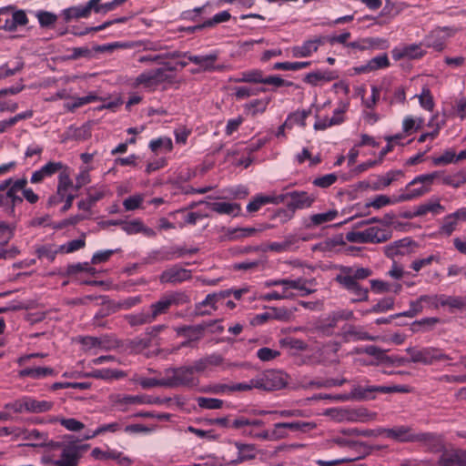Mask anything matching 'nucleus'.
Masks as SVG:
<instances>
[{
	"label": "nucleus",
	"mask_w": 466,
	"mask_h": 466,
	"mask_svg": "<svg viewBox=\"0 0 466 466\" xmlns=\"http://www.w3.org/2000/svg\"><path fill=\"white\" fill-rule=\"evenodd\" d=\"M88 447V444L67 445L62 450L60 459L55 461L54 464L56 466H77L82 452Z\"/></svg>",
	"instance_id": "16"
},
{
	"label": "nucleus",
	"mask_w": 466,
	"mask_h": 466,
	"mask_svg": "<svg viewBox=\"0 0 466 466\" xmlns=\"http://www.w3.org/2000/svg\"><path fill=\"white\" fill-rule=\"evenodd\" d=\"M441 182L442 184L451 186L454 188L460 187L466 182V173L459 171L455 174L444 175L441 177Z\"/></svg>",
	"instance_id": "47"
},
{
	"label": "nucleus",
	"mask_w": 466,
	"mask_h": 466,
	"mask_svg": "<svg viewBox=\"0 0 466 466\" xmlns=\"http://www.w3.org/2000/svg\"><path fill=\"white\" fill-rule=\"evenodd\" d=\"M429 450L432 452H441L437 466H466V451L461 449H446L441 438L427 442Z\"/></svg>",
	"instance_id": "2"
},
{
	"label": "nucleus",
	"mask_w": 466,
	"mask_h": 466,
	"mask_svg": "<svg viewBox=\"0 0 466 466\" xmlns=\"http://www.w3.org/2000/svg\"><path fill=\"white\" fill-rule=\"evenodd\" d=\"M407 352L410 357V361L413 363L430 365L437 360H449L444 353L434 348H426L422 350L409 348L407 349Z\"/></svg>",
	"instance_id": "13"
},
{
	"label": "nucleus",
	"mask_w": 466,
	"mask_h": 466,
	"mask_svg": "<svg viewBox=\"0 0 466 466\" xmlns=\"http://www.w3.org/2000/svg\"><path fill=\"white\" fill-rule=\"evenodd\" d=\"M149 148L154 153H158L160 150L170 152L173 149V143L170 137H162L151 140L149 142Z\"/></svg>",
	"instance_id": "46"
},
{
	"label": "nucleus",
	"mask_w": 466,
	"mask_h": 466,
	"mask_svg": "<svg viewBox=\"0 0 466 466\" xmlns=\"http://www.w3.org/2000/svg\"><path fill=\"white\" fill-rule=\"evenodd\" d=\"M258 231L255 228H239L228 229V237L230 240H236L253 236Z\"/></svg>",
	"instance_id": "52"
},
{
	"label": "nucleus",
	"mask_w": 466,
	"mask_h": 466,
	"mask_svg": "<svg viewBox=\"0 0 466 466\" xmlns=\"http://www.w3.org/2000/svg\"><path fill=\"white\" fill-rule=\"evenodd\" d=\"M56 421L69 431L77 432L85 429L84 423L75 418H57Z\"/></svg>",
	"instance_id": "53"
},
{
	"label": "nucleus",
	"mask_w": 466,
	"mask_h": 466,
	"mask_svg": "<svg viewBox=\"0 0 466 466\" xmlns=\"http://www.w3.org/2000/svg\"><path fill=\"white\" fill-rule=\"evenodd\" d=\"M173 69V67H158L146 70L135 78L130 79V86L134 88L155 91L161 84L172 81V77L167 71Z\"/></svg>",
	"instance_id": "3"
},
{
	"label": "nucleus",
	"mask_w": 466,
	"mask_h": 466,
	"mask_svg": "<svg viewBox=\"0 0 466 466\" xmlns=\"http://www.w3.org/2000/svg\"><path fill=\"white\" fill-rule=\"evenodd\" d=\"M62 15L66 23L73 19L87 18L89 16L85 5L71 6L63 10Z\"/></svg>",
	"instance_id": "39"
},
{
	"label": "nucleus",
	"mask_w": 466,
	"mask_h": 466,
	"mask_svg": "<svg viewBox=\"0 0 466 466\" xmlns=\"http://www.w3.org/2000/svg\"><path fill=\"white\" fill-rule=\"evenodd\" d=\"M337 175L327 174L313 180V185L321 188H327L337 181Z\"/></svg>",
	"instance_id": "64"
},
{
	"label": "nucleus",
	"mask_w": 466,
	"mask_h": 466,
	"mask_svg": "<svg viewBox=\"0 0 466 466\" xmlns=\"http://www.w3.org/2000/svg\"><path fill=\"white\" fill-rule=\"evenodd\" d=\"M285 196L289 198L287 206L290 210L309 208L315 202V197L306 191H292Z\"/></svg>",
	"instance_id": "20"
},
{
	"label": "nucleus",
	"mask_w": 466,
	"mask_h": 466,
	"mask_svg": "<svg viewBox=\"0 0 466 466\" xmlns=\"http://www.w3.org/2000/svg\"><path fill=\"white\" fill-rule=\"evenodd\" d=\"M68 99L69 101H66L64 104V108L66 111L74 112L76 108L81 107L89 103L98 101L100 98L96 95L89 94L88 96L82 97L69 96Z\"/></svg>",
	"instance_id": "28"
},
{
	"label": "nucleus",
	"mask_w": 466,
	"mask_h": 466,
	"mask_svg": "<svg viewBox=\"0 0 466 466\" xmlns=\"http://www.w3.org/2000/svg\"><path fill=\"white\" fill-rule=\"evenodd\" d=\"M444 211V207L441 205L439 200H429L417 207L414 216H424L428 213L435 215L441 214Z\"/></svg>",
	"instance_id": "33"
},
{
	"label": "nucleus",
	"mask_w": 466,
	"mask_h": 466,
	"mask_svg": "<svg viewBox=\"0 0 466 466\" xmlns=\"http://www.w3.org/2000/svg\"><path fill=\"white\" fill-rule=\"evenodd\" d=\"M269 102V98L254 99L244 106L245 112L252 116L262 114L266 111Z\"/></svg>",
	"instance_id": "38"
},
{
	"label": "nucleus",
	"mask_w": 466,
	"mask_h": 466,
	"mask_svg": "<svg viewBox=\"0 0 466 466\" xmlns=\"http://www.w3.org/2000/svg\"><path fill=\"white\" fill-rule=\"evenodd\" d=\"M312 281L303 278L295 279H281V291L279 293L282 299H291L297 295L307 296L313 293L314 289L309 287Z\"/></svg>",
	"instance_id": "8"
},
{
	"label": "nucleus",
	"mask_w": 466,
	"mask_h": 466,
	"mask_svg": "<svg viewBox=\"0 0 466 466\" xmlns=\"http://www.w3.org/2000/svg\"><path fill=\"white\" fill-rule=\"evenodd\" d=\"M187 301V297L181 292H173L163 296L159 300L151 304L149 310L156 319L158 315L164 314L172 305H179Z\"/></svg>",
	"instance_id": "14"
},
{
	"label": "nucleus",
	"mask_w": 466,
	"mask_h": 466,
	"mask_svg": "<svg viewBox=\"0 0 466 466\" xmlns=\"http://www.w3.org/2000/svg\"><path fill=\"white\" fill-rule=\"evenodd\" d=\"M230 296V290H224L218 293L208 294L206 299L199 303V306H210L213 309H217L224 306V299Z\"/></svg>",
	"instance_id": "35"
},
{
	"label": "nucleus",
	"mask_w": 466,
	"mask_h": 466,
	"mask_svg": "<svg viewBox=\"0 0 466 466\" xmlns=\"http://www.w3.org/2000/svg\"><path fill=\"white\" fill-rule=\"evenodd\" d=\"M372 275V270L363 267H339V273L335 280L353 296V301H367L369 299V289L362 287L359 280L365 279Z\"/></svg>",
	"instance_id": "1"
},
{
	"label": "nucleus",
	"mask_w": 466,
	"mask_h": 466,
	"mask_svg": "<svg viewBox=\"0 0 466 466\" xmlns=\"http://www.w3.org/2000/svg\"><path fill=\"white\" fill-rule=\"evenodd\" d=\"M35 253L38 258H46L48 261L52 262L55 260L56 255L58 253H61V249L60 246L49 243L37 246L35 248Z\"/></svg>",
	"instance_id": "32"
},
{
	"label": "nucleus",
	"mask_w": 466,
	"mask_h": 466,
	"mask_svg": "<svg viewBox=\"0 0 466 466\" xmlns=\"http://www.w3.org/2000/svg\"><path fill=\"white\" fill-rule=\"evenodd\" d=\"M401 200H399V195L390 198L386 195H379L376 196L373 199L366 204V207H372L376 209L381 208L388 205H394L397 203H400Z\"/></svg>",
	"instance_id": "42"
},
{
	"label": "nucleus",
	"mask_w": 466,
	"mask_h": 466,
	"mask_svg": "<svg viewBox=\"0 0 466 466\" xmlns=\"http://www.w3.org/2000/svg\"><path fill=\"white\" fill-rule=\"evenodd\" d=\"M309 115V111L301 110L289 114L286 119V125H289L292 128L295 125L305 127L306 119Z\"/></svg>",
	"instance_id": "49"
},
{
	"label": "nucleus",
	"mask_w": 466,
	"mask_h": 466,
	"mask_svg": "<svg viewBox=\"0 0 466 466\" xmlns=\"http://www.w3.org/2000/svg\"><path fill=\"white\" fill-rule=\"evenodd\" d=\"M286 200V196H276V195H269V196H263V195H258L256 196L253 200H251L248 206L247 210L248 212H256L258 211L262 206L267 204H280L283 203Z\"/></svg>",
	"instance_id": "22"
},
{
	"label": "nucleus",
	"mask_w": 466,
	"mask_h": 466,
	"mask_svg": "<svg viewBox=\"0 0 466 466\" xmlns=\"http://www.w3.org/2000/svg\"><path fill=\"white\" fill-rule=\"evenodd\" d=\"M53 407V402L45 400H36L32 397H23L15 400L14 402L6 403L5 410H12L16 413L29 412V413H43L50 410Z\"/></svg>",
	"instance_id": "7"
},
{
	"label": "nucleus",
	"mask_w": 466,
	"mask_h": 466,
	"mask_svg": "<svg viewBox=\"0 0 466 466\" xmlns=\"http://www.w3.org/2000/svg\"><path fill=\"white\" fill-rule=\"evenodd\" d=\"M208 207L211 210L218 214L237 216L240 211V206L237 203L213 202L208 203Z\"/></svg>",
	"instance_id": "31"
},
{
	"label": "nucleus",
	"mask_w": 466,
	"mask_h": 466,
	"mask_svg": "<svg viewBox=\"0 0 466 466\" xmlns=\"http://www.w3.org/2000/svg\"><path fill=\"white\" fill-rule=\"evenodd\" d=\"M86 246L85 235L81 238L74 239L66 244L61 245L60 249L61 253H72L74 251L79 250Z\"/></svg>",
	"instance_id": "60"
},
{
	"label": "nucleus",
	"mask_w": 466,
	"mask_h": 466,
	"mask_svg": "<svg viewBox=\"0 0 466 466\" xmlns=\"http://www.w3.org/2000/svg\"><path fill=\"white\" fill-rule=\"evenodd\" d=\"M329 414L339 422H366L369 420L365 410L332 409Z\"/></svg>",
	"instance_id": "17"
},
{
	"label": "nucleus",
	"mask_w": 466,
	"mask_h": 466,
	"mask_svg": "<svg viewBox=\"0 0 466 466\" xmlns=\"http://www.w3.org/2000/svg\"><path fill=\"white\" fill-rule=\"evenodd\" d=\"M390 66V60L386 54L377 56L369 61V67L372 71L387 68Z\"/></svg>",
	"instance_id": "61"
},
{
	"label": "nucleus",
	"mask_w": 466,
	"mask_h": 466,
	"mask_svg": "<svg viewBox=\"0 0 466 466\" xmlns=\"http://www.w3.org/2000/svg\"><path fill=\"white\" fill-rule=\"evenodd\" d=\"M455 30L450 27H438L431 31L423 40V46L441 52L446 46L447 40L453 35Z\"/></svg>",
	"instance_id": "11"
},
{
	"label": "nucleus",
	"mask_w": 466,
	"mask_h": 466,
	"mask_svg": "<svg viewBox=\"0 0 466 466\" xmlns=\"http://www.w3.org/2000/svg\"><path fill=\"white\" fill-rule=\"evenodd\" d=\"M415 97L419 99L420 106L423 109L430 112L433 110L435 104L431 90L428 87H423L421 93L416 95Z\"/></svg>",
	"instance_id": "48"
},
{
	"label": "nucleus",
	"mask_w": 466,
	"mask_h": 466,
	"mask_svg": "<svg viewBox=\"0 0 466 466\" xmlns=\"http://www.w3.org/2000/svg\"><path fill=\"white\" fill-rule=\"evenodd\" d=\"M255 382L258 385V390H280L287 384V375L280 370H267L255 377Z\"/></svg>",
	"instance_id": "10"
},
{
	"label": "nucleus",
	"mask_w": 466,
	"mask_h": 466,
	"mask_svg": "<svg viewBox=\"0 0 466 466\" xmlns=\"http://www.w3.org/2000/svg\"><path fill=\"white\" fill-rule=\"evenodd\" d=\"M120 429H121V424L116 421L111 422L108 424L100 425L94 431H87L84 432L81 436V440L88 441V440L94 439L96 436L103 435L107 432L115 433V432L120 431Z\"/></svg>",
	"instance_id": "27"
},
{
	"label": "nucleus",
	"mask_w": 466,
	"mask_h": 466,
	"mask_svg": "<svg viewBox=\"0 0 466 466\" xmlns=\"http://www.w3.org/2000/svg\"><path fill=\"white\" fill-rule=\"evenodd\" d=\"M279 427H285V429H289L293 431H305L308 430H312L315 428V424L311 422H301V421H295V422H279Z\"/></svg>",
	"instance_id": "58"
},
{
	"label": "nucleus",
	"mask_w": 466,
	"mask_h": 466,
	"mask_svg": "<svg viewBox=\"0 0 466 466\" xmlns=\"http://www.w3.org/2000/svg\"><path fill=\"white\" fill-rule=\"evenodd\" d=\"M198 405L202 409L218 410L222 408L223 401L219 399L198 397Z\"/></svg>",
	"instance_id": "56"
},
{
	"label": "nucleus",
	"mask_w": 466,
	"mask_h": 466,
	"mask_svg": "<svg viewBox=\"0 0 466 466\" xmlns=\"http://www.w3.org/2000/svg\"><path fill=\"white\" fill-rule=\"evenodd\" d=\"M236 81L246 83H262L263 75L260 71L258 70L243 72L241 73V77Z\"/></svg>",
	"instance_id": "62"
},
{
	"label": "nucleus",
	"mask_w": 466,
	"mask_h": 466,
	"mask_svg": "<svg viewBox=\"0 0 466 466\" xmlns=\"http://www.w3.org/2000/svg\"><path fill=\"white\" fill-rule=\"evenodd\" d=\"M166 382L168 388L187 387L192 388L198 384V379L193 374V369L182 366L165 370Z\"/></svg>",
	"instance_id": "6"
},
{
	"label": "nucleus",
	"mask_w": 466,
	"mask_h": 466,
	"mask_svg": "<svg viewBox=\"0 0 466 466\" xmlns=\"http://www.w3.org/2000/svg\"><path fill=\"white\" fill-rule=\"evenodd\" d=\"M192 278V272L189 269L182 268L176 264L166 268L159 275V281L162 284L177 285Z\"/></svg>",
	"instance_id": "15"
},
{
	"label": "nucleus",
	"mask_w": 466,
	"mask_h": 466,
	"mask_svg": "<svg viewBox=\"0 0 466 466\" xmlns=\"http://www.w3.org/2000/svg\"><path fill=\"white\" fill-rule=\"evenodd\" d=\"M230 19V14L228 11H222L216 14L211 19L207 20L202 25H198L193 27H188V31L194 32L197 29H202L204 27H210L216 24L228 21Z\"/></svg>",
	"instance_id": "44"
},
{
	"label": "nucleus",
	"mask_w": 466,
	"mask_h": 466,
	"mask_svg": "<svg viewBox=\"0 0 466 466\" xmlns=\"http://www.w3.org/2000/svg\"><path fill=\"white\" fill-rule=\"evenodd\" d=\"M126 319L130 326L144 325L155 320L149 309H143L138 313L127 315Z\"/></svg>",
	"instance_id": "37"
},
{
	"label": "nucleus",
	"mask_w": 466,
	"mask_h": 466,
	"mask_svg": "<svg viewBox=\"0 0 466 466\" xmlns=\"http://www.w3.org/2000/svg\"><path fill=\"white\" fill-rule=\"evenodd\" d=\"M321 44V37L307 40L301 46H296L291 48L292 56L299 58L308 57L315 53Z\"/></svg>",
	"instance_id": "21"
},
{
	"label": "nucleus",
	"mask_w": 466,
	"mask_h": 466,
	"mask_svg": "<svg viewBox=\"0 0 466 466\" xmlns=\"http://www.w3.org/2000/svg\"><path fill=\"white\" fill-rule=\"evenodd\" d=\"M235 447L238 450V458L232 461L233 464H238L245 461L253 460L257 455V448L254 444L242 443L236 441L234 442Z\"/></svg>",
	"instance_id": "26"
},
{
	"label": "nucleus",
	"mask_w": 466,
	"mask_h": 466,
	"mask_svg": "<svg viewBox=\"0 0 466 466\" xmlns=\"http://www.w3.org/2000/svg\"><path fill=\"white\" fill-rule=\"evenodd\" d=\"M424 309L423 300H420V297L410 302V309L407 311L400 313L398 316L413 318L420 313Z\"/></svg>",
	"instance_id": "59"
},
{
	"label": "nucleus",
	"mask_w": 466,
	"mask_h": 466,
	"mask_svg": "<svg viewBox=\"0 0 466 466\" xmlns=\"http://www.w3.org/2000/svg\"><path fill=\"white\" fill-rule=\"evenodd\" d=\"M281 344L289 350L298 351L306 350L308 348V345L303 340L296 338H286L281 340Z\"/></svg>",
	"instance_id": "63"
},
{
	"label": "nucleus",
	"mask_w": 466,
	"mask_h": 466,
	"mask_svg": "<svg viewBox=\"0 0 466 466\" xmlns=\"http://www.w3.org/2000/svg\"><path fill=\"white\" fill-rule=\"evenodd\" d=\"M401 175V172L397 171H390L384 176H380L378 178L377 183L374 185V189H383L389 187L397 177V176Z\"/></svg>",
	"instance_id": "54"
},
{
	"label": "nucleus",
	"mask_w": 466,
	"mask_h": 466,
	"mask_svg": "<svg viewBox=\"0 0 466 466\" xmlns=\"http://www.w3.org/2000/svg\"><path fill=\"white\" fill-rule=\"evenodd\" d=\"M440 172L435 171L430 174H423L414 177L407 184L404 190L399 195L401 202L418 198L431 191L433 181L440 177Z\"/></svg>",
	"instance_id": "4"
},
{
	"label": "nucleus",
	"mask_w": 466,
	"mask_h": 466,
	"mask_svg": "<svg viewBox=\"0 0 466 466\" xmlns=\"http://www.w3.org/2000/svg\"><path fill=\"white\" fill-rule=\"evenodd\" d=\"M111 404L120 410H126L130 405L155 404L158 400L148 395L112 394L109 396Z\"/></svg>",
	"instance_id": "12"
},
{
	"label": "nucleus",
	"mask_w": 466,
	"mask_h": 466,
	"mask_svg": "<svg viewBox=\"0 0 466 466\" xmlns=\"http://www.w3.org/2000/svg\"><path fill=\"white\" fill-rule=\"evenodd\" d=\"M366 237L369 243H382L391 238L392 231L388 227H370L366 228Z\"/></svg>",
	"instance_id": "23"
},
{
	"label": "nucleus",
	"mask_w": 466,
	"mask_h": 466,
	"mask_svg": "<svg viewBox=\"0 0 466 466\" xmlns=\"http://www.w3.org/2000/svg\"><path fill=\"white\" fill-rule=\"evenodd\" d=\"M465 303L460 297L439 295V308L449 307L450 309H461Z\"/></svg>",
	"instance_id": "50"
},
{
	"label": "nucleus",
	"mask_w": 466,
	"mask_h": 466,
	"mask_svg": "<svg viewBox=\"0 0 466 466\" xmlns=\"http://www.w3.org/2000/svg\"><path fill=\"white\" fill-rule=\"evenodd\" d=\"M423 44H410L398 46L392 49V57L395 60L419 59L425 56L426 51L422 48Z\"/></svg>",
	"instance_id": "19"
},
{
	"label": "nucleus",
	"mask_w": 466,
	"mask_h": 466,
	"mask_svg": "<svg viewBox=\"0 0 466 466\" xmlns=\"http://www.w3.org/2000/svg\"><path fill=\"white\" fill-rule=\"evenodd\" d=\"M310 62H278L274 64L273 68L276 70L298 71L310 66Z\"/></svg>",
	"instance_id": "51"
},
{
	"label": "nucleus",
	"mask_w": 466,
	"mask_h": 466,
	"mask_svg": "<svg viewBox=\"0 0 466 466\" xmlns=\"http://www.w3.org/2000/svg\"><path fill=\"white\" fill-rule=\"evenodd\" d=\"M298 239L295 237H288L281 242H273L268 246V249L275 252H286L293 249V247L297 244Z\"/></svg>",
	"instance_id": "45"
},
{
	"label": "nucleus",
	"mask_w": 466,
	"mask_h": 466,
	"mask_svg": "<svg viewBox=\"0 0 466 466\" xmlns=\"http://www.w3.org/2000/svg\"><path fill=\"white\" fill-rule=\"evenodd\" d=\"M338 78V75L329 70L310 72L305 76V81L310 85L317 86L319 82H329Z\"/></svg>",
	"instance_id": "29"
},
{
	"label": "nucleus",
	"mask_w": 466,
	"mask_h": 466,
	"mask_svg": "<svg viewBox=\"0 0 466 466\" xmlns=\"http://www.w3.org/2000/svg\"><path fill=\"white\" fill-rule=\"evenodd\" d=\"M72 169L66 166L57 177L56 191L50 196L47 201L48 206H56L64 201L66 195L73 194L76 190V184L72 179Z\"/></svg>",
	"instance_id": "9"
},
{
	"label": "nucleus",
	"mask_w": 466,
	"mask_h": 466,
	"mask_svg": "<svg viewBox=\"0 0 466 466\" xmlns=\"http://www.w3.org/2000/svg\"><path fill=\"white\" fill-rule=\"evenodd\" d=\"M339 216L337 209H329L323 213L313 214L309 217L307 228H317L333 221Z\"/></svg>",
	"instance_id": "25"
},
{
	"label": "nucleus",
	"mask_w": 466,
	"mask_h": 466,
	"mask_svg": "<svg viewBox=\"0 0 466 466\" xmlns=\"http://www.w3.org/2000/svg\"><path fill=\"white\" fill-rule=\"evenodd\" d=\"M122 228L127 234L129 235L137 234L140 232L144 233L147 237H153L155 235L154 230L145 227L140 220H132L127 222L123 225Z\"/></svg>",
	"instance_id": "36"
},
{
	"label": "nucleus",
	"mask_w": 466,
	"mask_h": 466,
	"mask_svg": "<svg viewBox=\"0 0 466 466\" xmlns=\"http://www.w3.org/2000/svg\"><path fill=\"white\" fill-rule=\"evenodd\" d=\"M424 125V119L422 117H413L412 116H407L402 121V130L405 134H411L414 131L421 128Z\"/></svg>",
	"instance_id": "43"
},
{
	"label": "nucleus",
	"mask_w": 466,
	"mask_h": 466,
	"mask_svg": "<svg viewBox=\"0 0 466 466\" xmlns=\"http://www.w3.org/2000/svg\"><path fill=\"white\" fill-rule=\"evenodd\" d=\"M265 88H253L248 86H237L235 96L238 99H244L249 96H258L260 92H265Z\"/></svg>",
	"instance_id": "57"
},
{
	"label": "nucleus",
	"mask_w": 466,
	"mask_h": 466,
	"mask_svg": "<svg viewBox=\"0 0 466 466\" xmlns=\"http://www.w3.org/2000/svg\"><path fill=\"white\" fill-rule=\"evenodd\" d=\"M54 370L47 367L25 368L18 372L20 378L29 377L39 380L54 375Z\"/></svg>",
	"instance_id": "30"
},
{
	"label": "nucleus",
	"mask_w": 466,
	"mask_h": 466,
	"mask_svg": "<svg viewBox=\"0 0 466 466\" xmlns=\"http://www.w3.org/2000/svg\"><path fill=\"white\" fill-rule=\"evenodd\" d=\"M432 162L435 166H444L451 163H456V153L453 149H447L441 156L434 157Z\"/></svg>",
	"instance_id": "55"
},
{
	"label": "nucleus",
	"mask_w": 466,
	"mask_h": 466,
	"mask_svg": "<svg viewBox=\"0 0 466 466\" xmlns=\"http://www.w3.org/2000/svg\"><path fill=\"white\" fill-rule=\"evenodd\" d=\"M67 165L61 161H49L45 164L41 168L32 173L30 181L33 184L43 182L46 178L51 177L56 173L60 174Z\"/></svg>",
	"instance_id": "18"
},
{
	"label": "nucleus",
	"mask_w": 466,
	"mask_h": 466,
	"mask_svg": "<svg viewBox=\"0 0 466 466\" xmlns=\"http://www.w3.org/2000/svg\"><path fill=\"white\" fill-rule=\"evenodd\" d=\"M190 62L200 66L204 71L222 70L223 66H215V62L218 59L217 53H211L205 56H189Z\"/></svg>",
	"instance_id": "24"
},
{
	"label": "nucleus",
	"mask_w": 466,
	"mask_h": 466,
	"mask_svg": "<svg viewBox=\"0 0 466 466\" xmlns=\"http://www.w3.org/2000/svg\"><path fill=\"white\" fill-rule=\"evenodd\" d=\"M379 432L398 442L421 441L427 444L431 440H435V435L431 433L416 434L410 427L403 425L393 428H380Z\"/></svg>",
	"instance_id": "5"
},
{
	"label": "nucleus",
	"mask_w": 466,
	"mask_h": 466,
	"mask_svg": "<svg viewBox=\"0 0 466 466\" xmlns=\"http://www.w3.org/2000/svg\"><path fill=\"white\" fill-rule=\"evenodd\" d=\"M344 338L346 340H375V337L369 335L360 328L350 326L344 331Z\"/></svg>",
	"instance_id": "40"
},
{
	"label": "nucleus",
	"mask_w": 466,
	"mask_h": 466,
	"mask_svg": "<svg viewBox=\"0 0 466 466\" xmlns=\"http://www.w3.org/2000/svg\"><path fill=\"white\" fill-rule=\"evenodd\" d=\"M296 310H297L296 308H293V309H288L285 307L272 308V309H270L269 311L266 312V315L264 317H269V318H271V319L288 322L293 318Z\"/></svg>",
	"instance_id": "34"
},
{
	"label": "nucleus",
	"mask_w": 466,
	"mask_h": 466,
	"mask_svg": "<svg viewBox=\"0 0 466 466\" xmlns=\"http://www.w3.org/2000/svg\"><path fill=\"white\" fill-rule=\"evenodd\" d=\"M177 54L176 53H164V54H157V55H146V56H139L138 58V62L139 63H147V64H150V63H157L158 65H162V66H165L166 67H168L167 66V63L166 62V60L167 58H174V57H177Z\"/></svg>",
	"instance_id": "41"
}]
</instances>
